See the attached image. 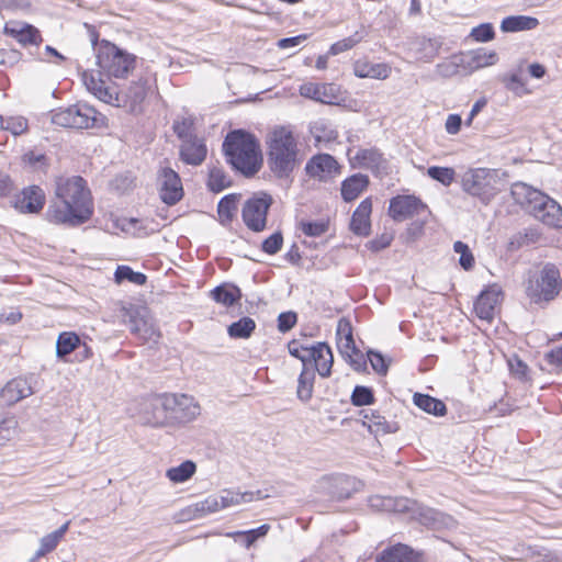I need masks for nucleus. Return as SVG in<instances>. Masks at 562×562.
I'll return each instance as SVG.
<instances>
[{"instance_id": "f257e3e1", "label": "nucleus", "mask_w": 562, "mask_h": 562, "mask_svg": "<svg viewBox=\"0 0 562 562\" xmlns=\"http://www.w3.org/2000/svg\"><path fill=\"white\" fill-rule=\"evenodd\" d=\"M56 196L60 203H54L47 210L50 222L76 226L91 217V193L82 177L59 178L56 182Z\"/></svg>"}, {"instance_id": "f03ea898", "label": "nucleus", "mask_w": 562, "mask_h": 562, "mask_svg": "<svg viewBox=\"0 0 562 562\" xmlns=\"http://www.w3.org/2000/svg\"><path fill=\"white\" fill-rule=\"evenodd\" d=\"M304 159L297 138L286 126L276 127L267 138V162L278 179H289Z\"/></svg>"}, {"instance_id": "7ed1b4c3", "label": "nucleus", "mask_w": 562, "mask_h": 562, "mask_svg": "<svg viewBox=\"0 0 562 562\" xmlns=\"http://www.w3.org/2000/svg\"><path fill=\"white\" fill-rule=\"evenodd\" d=\"M223 151L232 167L245 177L255 176L262 166L259 142L248 132L237 130L228 133Z\"/></svg>"}, {"instance_id": "20e7f679", "label": "nucleus", "mask_w": 562, "mask_h": 562, "mask_svg": "<svg viewBox=\"0 0 562 562\" xmlns=\"http://www.w3.org/2000/svg\"><path fill=\"white\" fill-rule=\"evenodd\" d=\"M505 176L499 169L472 168L462 175L461 187L464 192L487 205L501 191L499 184Z\"/></svg>"}, {"instance_id": "39448f33", "label": "nucleus", "mask_w": 562, "mask_h": 562, "mask_svg": "<svg viewBox=\"0 0 562 562\" xmlns=\"http://www.w3.org/2000/svg\"><path fill=\"white\" fill-rule=\"evenodd\" d=\"M562 290V278L559 268L547 262L539 272L529 273L525 283L526 295L533 303L550 302Z\"/></svg>"}, {"instance_id": "423d86ee", "label": "nucleus", "mask_w": 562, "mask_h": 562, "mask_svg": "<svg viewBox=\"0 0 562 562\" xmlns=\"http://www.w3.org/2000/svg\"><path fill=\"white\" fill-rule=\"evenodd\" d=\"M137 57L113 43L101 41L97 47V64L109 78H126L136 66Z\"/></svg>"}, {"instance_id": "0eeeda50", "label": "nucleus", "mask_w": 562, "mask_h": 562, "mask_svg": "<svg viewBox=\"0 0 562 562\" xmlns=\"http://www.w3.org/2000/svg\"><path fill=\"white\" fill-rule=\"evenodd\" d=\"M106 117L87 103H76L59 109L52 116V122L68 128H94L105 125Z\"/></svg>"}, {"instance_id": "6e6552de", "label": "nucleus", "mask_w": 562, "mask_h": 562, "mask_svg": "<svg viewBox=\"0 0 562 562\" xmlns=\"http://www.w3.org/2000/svg\"><path fill=\"white\" fill-rule=\"evenodd\" d=\"M161 412H169V420L188 423L200 415V406L187 394H162L157 396L154 404Z\"/></svg>"}, {"instance_id": "1a4fd4ad", "label": "nucleus", "mask_w": 562, "mask_h": 562, "mask_svg": "<svg viewBox=\"0 0 562 562\" xmlns=\"http://www.w3.org/2000/svg\"><path fill=\"white\" fill-rule=\"evenodd\" d=\"M273 203V199L266 192H257L249 198L243 206V221L246 226L254 232H261L267 225L268 210Z\"/></svg>"}, {"instance_id": "9d476101", "label": "nucleus", "mask_w": 562, "mask_h": 562, "mask_svg": "<svg viewBox=\"0 0 562 562\" xmlns=\"http://www.w3.org/2000/svg\"><path fill=\"white\" fill-rule=\"evenodd\" d=\"M150 88L149 78L140 76L137 80L132 81L128 87L121 90L114 89L113 103L116 102L117 105L123 103L132 112H138Z\"/></svg>"}, {"instance_id": "9b49d317", "label": "nucleus", "mask_w": 562, "mask_h": 562, "mask_svg": "<svg viewBox=\"0 0 562 562\" xmlns=\"http://www.w3.org/2000/svg\"><path fill=\"white\" fill-rule=\"evenodd\" d=\"M128 326L135 336L143 341H154L160 337L153 317L145 307H134L126 311Z\"/></svg>"}, {"instance_id": "f8f14e48", "label": "nucleus", "mask_w": 562, "mask_h": 562, "mask_svg": "<svg viewBox=\"0 0 562 562\" xmlns=\"http://www.w3.org/2000/svg\"><path fill=\"white\" fill-rule=\"evenodd\" d=\"M159 194L168 205H175L183 196V188L181 179L173 169L165 167L158 175Z\"/></svg>"}, {"instance_id": "ddd939ff", "label": "nucleus", "mask_w": 562, "mask_h": 562, "mask_svg": "<svg viewBox=\"0 0 562 562\" xmlns=\"http://www.w3.org/2000/svg\"><path fill=\"white\" fill-rule=\"evenodd\" d=\"M427 206L414 195H397L391 199L389 214L396 222H403L425 212Z\"/></svg>"}, {"instance_id": "4468645a", "label": "nucleus", "mask_w": 562, "mask_h": 562, "mask_svg": "<svg viewBox=\"0 0 562 562\" xmlns=\"http://www.w3.org/2000/svg\"><path fill=\"white\" fill-rule=\"evenodd\" d=\"M503 297L502 288L497 284L488 285L481 292L474 303V311L476 316L482 321L492 322L497 305L501 303Z\"/></svg>"}, {"instance_id": "2eb2a0df", "label": "nucleus", "mask_w": 562, "mask_h": 562, "mask_svg": "<svg viewBox=\"0 0 562 562\" xmlns=\"http://www.w3.org/2000/svg\"><path fill=\"white\" fill-rule=\"evenodd\" d=\"M352 167L370 170L375 176H382L387 172V160L376 148H363L356 151L350 157Z\"/></svg>"}, {"instance_id": "dca6fc26", "label": "nucleus", "mask_w": 562, "mask_h": 562, "mask_svg": "<svg viewBox=\"0 0 562 562\" xmlns=\"http://www.w3.org/2000/svg\"><path fill=\"white\" fill-rule=\"evenodd\" d=\"M306 173L321 181L335 177L340 172L337 160L329 154H317L313 156L305 166Z\"/></svg>"}, {"instance_id": "f3484780", "label": "nucleus", "mask_w": 562, "mask_h": 562, "mask_svg": "<svg viewBox=\"0 0 562 562\" xmlns=\"http://www.w3.org/2000/svg\"><path fill=\"white\" fill-rule=\"evenodd\" d=\"M531 215L549 227L562 228V206L547 194L533 206Z\"/></svg>"}, {"instance_id": "a211bd4d", "label": "nucleus", "mask_w": 562, "mask_h": 562, "mask_svg": "<svg viewBox=\"0 0 562 562\" xmlns=\"http://www.w3.org/2000/svg\"><path fill=\"white\" fill-rule=\"evenodd\" d=\"M3 32L23 46L40 45L43 41L40 31L34 25L25 22L9 21L5 23Z\"/></svg>"}, {"instance_id": "6ab92c4d", "label": "nucleus", "mask_w": 562, "mask_h": 562, "mask_svg": "<svg viewBox=\"0 0 562 562\" xmlns=\"http://www.w3.org/2000/svg\"><path fill=\"white\" fill-rule=\"evenodd\" d=\"M45 204V193L38 186L24 188L14 199V207L21 213H38Z\"/></svg>"}, {"instance_id": "aec40b11", "label": "nucleus", "mask_w": 562, "mask_h": 562, "mask_svg": "<svg viewBox=\"0 0 562 562\" xmlns=\"http://www.w3.org/2000/svg\"><path fill=\"white\" fill-rule=\"evenodd\" d=\"M207 155V148L203 138L189 137L181 143L180 159L191 166L203 164Z\"/></svg>"}, {"instance_id": "412c9836", "label": "nucleus", "mask_w": 562, "mask_h": 562, "mask_svg": "<svg viewBox=\"0 0 562 562\" xmlns=\"http://www.w3.org/2000/svg\"><path fill=\"white\" fill-rule=\"evenodd\" d=\"M512 196L517 204L531 214L533 206L543 200V192L528 186L524 182H517L512 186Z\"/></svg>"}, {"instance_id": "4be33fe9", "label": "nucleus", "mask_w": 562, "mask_h": 562, "mask_svg": "<svg viewBox=\"0 0 562 562\" xmlns=\"http://www.w3.org/2000/svg\"><path fill=\"white\" fill-rule=\"evenodd\" d=\"M310 357V363L314 362L315 370L323 378L330 375L331 367L334 363V356L330 347L326 342H317L313 345L312 352H307Z\"/></svg>"}, {"instance_id": "5701e85b", "label": "nucleus", "mask_w": 562, "mask_h": 562, "mask_svg": "<svg viewBox=\"0 0 562 562\" xmlns=\"http://www.w3.org/2000/svg\"><path fill=\"white\" fill-rule=\"evenodd\" d=\"M33 394L30 382L23 378L9 381L1 391V398L9 406Z\"/></svg>"}, {"instance_id": "b1692460", "label": "nucleus", "mask_w": 562, "mask_h": 562, "mask_svg": "<svg viewBox=\"0 0 562 562\" xmlns=\"http://www.w3.org/2000/svg\"><path fill=\"white\" fill-rule=\"evenodd\" d=\"M82 81L86 88L99 100L105 103H113L114 89L105 85L100 72L95 76L92 71L85 70L82 72Z\"/></svg>"}, {"instance_id": "393cba45", "label": "nucleus", "mask_w": 562, "mask_h": 562, "mask_svg": "<svg viewBox=\"0 0 562 562\" xmlns=\"http://www.w3.org/2000/svg\"><path fill=\"white\" fill-rule=\"evenodd\" d=\"M392 68L389 64H373L367 59H359L353 64V72L358 78L386 79Z\"/></svg>"}, {"instance_id": "a878e982", "label": "nucleus", "mask_w": 562, "mask_h": 562, "mask_svg": "<svg viewBox=\"0 0 562 562\" xmlns=\"http://www.w3.org/2000/svg\"><path fill=\"white\" fill-rule=\"evenodd\" d=\"M372 203L370 199L363 200L352 214L350 229L359 236H367L370 233V214Z\"/></svg>"}, {"instance_id": "bb28decb", "label": "nucleus", "mask_w": 562, "mask_h": 562, "mask_svg": "<svg viewBox=\"0 0 562 562\" xmlns=\"http://www.w3.org/2000/svg\"><path fill=\"white\" fill-rule=\"evenodd\" d=\"M335 85H318L313 82L303 83L300 87V94L322 103H333L336 99Z\"/></svg>"}, {"instance_id": "cd10ccee", "label": "nucleus", "mask_w": 562, "mask_h": 562, "mask_svg": "<svg viewBox=\"0 0 562 562\" xmlns=\"http://www.w3.org/2000/svg\"><path fill=\"white\" fill-rule=\"evenodd\" d=\"M361 415L363 416V424L368 425L371 432L375 435L380 434H391L397 430L396 423H390L386 420L384 416H382L378 411L373 409H362Z\"/></svg>"}, {"instance_id": "c85d7f7f", "label": "nucleus", "mask_w": 562, "mask_h": 562, "mask_svg": "<svg viewBox=\"0 0 562 562\" xmlns=\"http://www.w3.org/2000/svg\"><path fill=\"white\" fill-rule=\"evenodd\" d=\"M336 336L337 348L342 357L350 356L358 350L352 336L351 323L348 319H339Z\"/></svg>"}, {"instance_id": "c756f323", "label": "nucleus", "mask_w": 562, "mask_h": 562, "mask_svg": "<svg viewBox=\"0 0 562 562\" xmlns=\"http://www.w3.org/2000/svg\"><path fill=\"white\" fill-rule=\"evenodd\" d=\"M270 529V525L263 524L250 530H238L227 532L226 536L234 539L235 542L243 544L246 549H249L252 546H255L257 541L263 539L268 535Z\"/></svg>"}, {"instance_id": "7c9ffc66", "label": "nucleus", "mask_w": 562, "mask_h": 562, "mask_svg": "<svg viewBox=\"0 0 562 562\" xmlns=\"http://www.w3.org/2000/svg\"><path fill=\"white\" fill-rule=\"evenodd\" d=\"M369 178L364 175H353L341 183V196L346 202L356 200L368 187Z\"/></svg>"}, {"instance_id": "2f4dec72", "label": "nucleus", "mask_w": 562, "mask_h": 562, "mask_svg": "<svg viewBox=\"0 0 562 562\" xmlns=\"http://www.w3.org/2000/svg\"><path fill=\"white\" fill-rule=\"evenodd\" d=\"M539 25L538 19L527 15H509L503 19L501 30L505 33L530 31Z\"/></svg>"}, {"instance_id": "473e14b6", "label": "nucleus", "mask_w": 562, "mask_h": 562, "mask_svg": "<svg viewBox=\"0 0 562 562\" xmlns=\"http://www.w3.org/2000/svg\"><path fill=\"white\" fill-rule=\"evenodd\" d=\"M375 562H418V560L409 547L400 543L384 550Z\"/></svg>"}, {"instance_id": "72a5a7b5", "label": "nucleus", "mask_w": 562, "mask_h": 562, "mask_svg": "<svg viewBox=\"0 0 562 562\" xmlns=\"http://www.w3.org/2000/svg\"><path fill=\"white\" fill-rule=\"evenodd\" d=\"M414 404L428 414L435 416H443L447 413L446 404L427 394L415 393L413 397Z\"/></svg>"}, {"instance_id": "f704fd0d", "label": "nucleus", "mask_w": 562, "mask_h": 562, "mask_svg": "<svg viewBox=\"0 0 562 562\" xmlns=\"http://www.w3.org/2000/svg\"><path fill=\"white\" fill-rule=\"evenodd\" d=\"M211 295L215 302L224 306H232L240 300L241 292L240 289L234 284H222L216 286L211 292Z\"/></svg>"}, {"instance_id": "c9c22d12", "label": "nucleus", "mask_w": 562, "mask_h": 562, "mask_svg": "<svg viewBox=\"0 0 562 562\" xmlns=\"http://www.w3.org/2000/svg\"><path fill=\"white\" fill-rule=\"evenodd\" d=\"M156 401L157 396L149 398L144 403V420L146 424L154 427H161L169 422V412L164 411L160 413V411L154 405Z\"/></svg>"}, {"instance_id": "e433bc0d", "label": "nucleus", "mask_w": 562, "mask_h": 562, "mask_svg": "<svg viewBox=\"0 0 562 562\" xmlns=\"http://www.w3.org/2000/svg\"><path fill=\"white\" fill-rule=\"evenodd\" d=\"M206 186L210 191L218 193L232 186V179L218 167H212L209 171Z\"/></svg>"}, {"instance_id": "4c0bfd02", "label": "nucleus", "mask_w": 562, "mask_h": 562, "mask_svg": "<svg viewBox=\"0 0 562 562\" xmlns=\"http://www.w3.org/2000/svg\"><path fill=\"white\" fill-rule=\"evenodd\" d=\"M256 329V322L250 317H241L237 322L232 323L227 333L229 337L235 339H247Z\"/></svg>"}, {"instance_id": "58836bf2", "label": "nucleus", "mask_w": 562, "mask_h": 562, "mask_svg": "<svg viewBox=\"0 0 562 562\" xmlns=\"http://www.w3.org/2000/svg\"><path fill=\"white\" fill-rule=\"evenodd\" d=\"M541 238V234L536 228H525L517 234H515L510 241L509 247L510 249H519L522 247H528L531 245L537 244Z\"/></svg>"}, {"instance_id": "ea45409f", "label": "nucleus", "mask_w": 562, "mask_h": 562, "mask_svg": "<svg viewBox=\"0 0 562 562\" xmlns=\"http://www.w3.org/2000/svg\"><path fill=\"white\" fill-rule=\"evenodd\" d=\"M80 345V338L75 333L65 331L59 334L56 341V355L58 358H65Z\"/></svg>"}, {"instance_id": "a19ab883", "label": "nucleus", "mask_w": 562, "mask_h": 562, "mask_svg": "<svg viewBox=\"0 0 562 562\" xmlns=\"http://www.w3.org/2000/svg\"><path fill=\"white\" fill-rule=\"evenodd\" d=\"M315 373L313 370H310L307 367L302 369V372L299 376L297 381V397L307 402L312 397L313 393V383H314Z\"/></svg>"}, {"instance_id": "79ce46f5", "label": "nucleus", "mask_w": 562, "mask_h": 562, "mask_svg": "<svg viewBox=\"0 0 562 562\" xmlns=\"http://www.w3.org/2000/svg\"><path fill=\"white\" fill-rule=\"evenodd\" d=\"M217 499L221 505V509H224L231 506L239 505L244 502L252 501V493H240L232 490H224L221 492V494L217 495Z\"/></svg>"}, {"instance_id": "37998d69", "label": "nucleus", "mask_w": 562, "mask_h": 562, "mask_svg": "<svg viewBox=\"0 0 562 562\" xmlns=\"http://www.w3.org/2000/svg\"><path fill=\"white\" fill-rule=\"evenodd\" d=\"M237 194H228L221 199L217 204V214L223 223L231 222L237 212Z\"/></svg>"}, {"instance_id": "c03bdc74", "label": "nucleus", "mask_w": 562, "mask_h": 562, "mask_svg": "<svg viewBox=\"0 0 562 562\" xmlns=\"http://www.w3.org/2000/svg\"><path fill=\"white\" fill-rule=\"evenodd\" d=\"M404 499H395L393 497H384V496H372L369 498V504L372 508L381 512H397L406 508L404 504Z\"/></svg>"}, {"instance_id": "a18cd8bd", "label": "nucleus", "mask_w": 562, "mask_h": 562, "mask_svg": "<svg viewBox=\"0 0 562 562\" xmlns=\"http://www.w3.org/2000/svg\"><path fill=\"white\" fill-rule=\"evenodd\" d=\"M196 467L192 461H184L180 465L167 471V477L175 483H182L189 480L195 472Z\"/></svg>"}, {"instance_id": "49530a36", "label": "nucleus", "mask_w": 562, "mask_h": 562, "mask_svg": "<svg viewBox=\"0 0 562 562\" xmlns=\"http://www.w3.org/2000/svg\"><path fill=\"white\" fill-rule=\"evenodd\" d=\"M115 281L121 283L122 281H130L137 285H143L146 283V276L142 272H136L132 268L127 266H119L115 271Z\"/></svg>"}, {"instance_id": "de8ad7c7", "label": "nucleus", "mask_w": 562, "mask_h": 562, "mask_svg": "<svg viewBox=\"0 0 562 562\" xmlns=\"http://www.w3.org/2000/svg\"><path fill=\"white\" fill-rule=\"evenodd\" d=\"M427 175L431 179L448 187L454 181L456 171L453 168L450 167L431 166L427 169Z\"/></svg>"}, {"instance_id": "09e8293b", "label": "nucleus", "mask_w": 562, "mask_h": 562, "mask_svg": "<svg viewBox=\"0 0 562 562\" xmlns=\"http://www.w3.org/2000/svg\"><path fill=\"white\" fill-rule=\"evenodd\" d=\"M18 420L14 416L4 417L0 420V445L12 440L18 435Z\"/></svg>"}, {"instance_id": "8fccbe9b", "label": "nucleus", "mask_w": 562, "mask_h": 562, "mask_svg": "<svg viewBox=\"0 0 562 562\" xmlns=\"http://www.w3.org/2000/svg\"><path fill=\"white\" fill-rule=\"evenodd\" d=\"M288 349L291 356L300 359L303 363V368L310 363V357L307 352H312L313 345L302 344L300 340L294 339L289 342Z\"/></svg>"}, {"instance_id": "3c124183", "label": "nucleus", "mask_w": 562, "mask_h": 562, "mask_svg": "<svg viewBox=\"0 0 562 562\" xmlns=\"http://www.w3.org/2000/svg\"><path fill=\"white\" fill-rule=\"evenodd\" d=\"M498 56L494 50H487L485 48L477 49L473 53L472 63L474 68H484L496 64Z\"/></svg>"}, {"instance_id": "603ef678", "label": "nucleus", "mask_w": 562, "mask_h": 562, "mask_svg": "<svg viewBox=\"0 0 562 562\" xmlns=\"http://www.w3.org/2000/svg\"><path fill=\"white\" fill-rule=\"evenodd\" d=\"M453 250H454V252L460 255V258H459L460 266L467 271L471 270L474 266L475 260H474V256L471 252L469 246L467 244H464L463 241L458 240L453 244Z\"/></svg>"}, {"instance_id": "864d4df0", "label": "nucleus", "mask_w": 562, "mask_h": 562, "mask_svg": "<svg viewBox=\"0 0 562 562\" xmlns=\"http://www.w3.org/2000/svg\"><path fill=\"white\" fill-rule=\"evenodd\" d=\"M374 402V395L370 387L357 385L351 394V403L355 406L370 405Z\"/></svg>"}, {"instance_id": "5fc2aeb1", "label": "nucleus", "mask_w": 562, "mask_h": 562, "mask_svg": "<svg viewBox=\"0 0 562 562\" xmlns=\"http://www.w3.org/2000/svg\"><path fill=\"white\" fill-rule=\"evenodd\" d=\"M367 355L373 371L380 375H385L389 371L390 360L374 350H369Z\"/></svg>"}, {"instance_id": "6e6d98bb", "label": "nucleus", "mask_w": 562, "mask_h": 562, "mask_svg": "<svg viewBox=\"0 0 562 562\" xmlns=\"http://www.w3.org/2000/svg\"><path fill=\"white\" fill-rule=\"evenodd\" d=\"M361 41H362V35L359 32H356L351 36H348L344 40H340V41L334 43L330 47L329 53L331 55H338L342 52L351 49L353 46H356Z\"/></svg>"}, {"instance_id": "4d7b16f0", "label": "nucleus", "mask_w": 562, "mask_h": 562, "mask_svg": "<svg viewBox=\"0 0 562 562\" xmlns=\"http://www.w3.org/2000/svg\"><path fill=\"white\" fill-rule=\"evenodd\" d=\"M194 510L200 514V516H204L206 514H212L221 510V505L217 499V495H210L201 502H198L194 505Z\"/></svg>"}, {"instance_id": "13d9d810", "label": "nucleus", "mask_w": 562, "mask_h": 562, "mask_svg": "<svg viewBox=\"0 0 562 562\" xmlns=\"http://www.w3.org/2000/svg\"><path fill=\"white\" fill-rule=\"evenodd\" d=\"M502 82L508 90L513 91L517 95H521L525 92V81L517 72L505 75L502 78Z\"/></svg>"}, {"instance_id": "bf43d9fd", "label": "nucleus", "mask_w": 562, "mask_h": 562, "mask_svg": "<svg viewBox=\"0 0 562 562\" xmlns=\"http://www.w3.org/2000/svg\"><path fill=\"white\" fill-rule=\"evenodd\" d=\"M471 36L476 42L485 43V42H490L494 38L495 32H494L493 25L491 23H482L472 29Z\"/></svg>"}, {"instance_id": "052dcab7", "label": "nucleus", "mask_w": 562, "mask_h": 562, "mask_svg": "<svg viewBox=\"0 0 562 562\" xmlns=\"http://www.w3.org/2000/svg\"><path fill=\"white\" fill-rule=\"evenodd\" d=\"M283 244V236L280 232H276L262 241L261 249L268 255L277 254Z\"/></svg>"}, {"instance_id": "680f3d73", "label": "nucleus", "mask_w": 562, "mask_h": 562, "mask_svg": "<svg viewBox=\"0 0 562 562\" xmlns=\"http://www.w3.org/2000/svg\"><path fill=\"white\" fill-rule=\"evenodd\" d=\"M27 120L22 116L10 117L2 125V128L11 132L14 136L21 135L27 130Z\"/></svg>"}, {"instance_id": "e2e57ef3", "label": "nucleus", "mask_w": 562, "mask_h": 562, "mask_svg": "<svg viewBox=\"0 0 562 562\" xmlns=\"http://www.w3.org/2000/svg\"><path fill=\"white\" fill-rule=\"evenodd\" d=\"M302 232L312 237H318L325 234L328 225L325 222H305L301 224Z\"/></svg>"}, {"instance_id": "0e129e2a", "label": "nucleus", "mask_w": 562, "mask_h": 562, "mask_svg": "<svg viewBox=\"0 0 562 562\" xmlns=\"http://www.w3.org/2000/svg\"><path fill=\"white\" fill-rule=\"evenodd\" d=\"M352 367V369L357 372H366L367 371V360L363 353L358 349L355 353H350V356L342 357Z\"/></svg>"}, {"instance_id": "69168bd1", "label": "nucleus", "mask_w": 562, "mask_h": 562, "mask_svg": "<svg viewBox=\"0 0 562 562\" xmlns=\"http://www.w3.org/2000/svg\"><path fill=\"white\" fill-rule=\"evenodd\" d=\"M393 240V235L390 233H383L379 237L368 241L367 247L376 252L380 251L391 245Z\"/></svg>"}, {"instance_id": "338daca9", "label": "nucleus", "mask_w": 562, "mask_h": 562, "mask_svg": "<svg viewBox=\"0 0 562 562\" xmlns=\"http://www.w3.org/2000/svg\"><path fill=\"white\" fill-rule=\"evenodd\" d=\"M296 314L294 312H283L278 316V329L282 333L289 331L296 324Z\"/></svg>"}, {"instance_id": "774afa93", "label": "nucleus", "mask_w": 562, "mask_h": 562, "mask_svg": "<svg viewBox=\"0 0 562 562\" xmlns=\"http://www.w3.org/2000/svg\"><path fill=\"white\" fill-rule=\"evenodd\" d=\"M59 539L53 533L44 536L40 541V553H49L56 549L59 543Z\"/></svg>"}]
</instances>
